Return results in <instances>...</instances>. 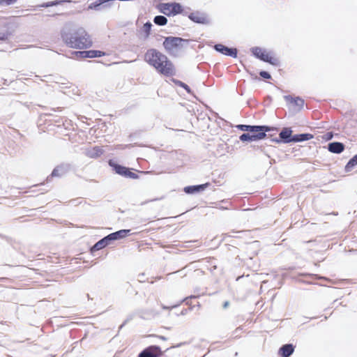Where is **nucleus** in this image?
<instances>
[{
  "label": "nucleus",
  "mask_w": 357,
  "mask_h": 357,
  "mask_svg": "<svg viewBox=\"0 0 357 357\" xmlns=\"http://www.w3.org/2000/svg\"><path fill=\"white\" fill-rule=\"evenodd\" d=\"M144 61L160 75L172 77L176 75L175 66L163 53L155 49H150L144 54Z\"/></svg>",
  "instance_id": "1"
},
{
  "label": "nucleus",
  "mask_w": 357,
  "mask_h": 357,
  "mask_svg": "<svg viewBox=\"0 0 357 357\" xmlns=\"http://www.w3.org/2000/svg\"><path fill=\"white\" fill-rule=\"evenodd\" d=\"M61 38L66 46L73 49H88L93 45L91 36L82 29L74 32L63 31Z\"/></svg>",
  "instance_id": "2"
},
{
  "label": "nucleus",
  "mask_w": 357,
  "mask_h": 357,
  "mask_svg": "<svg viewBox=\"0 0 357 357\" xmlns=\"http://www.w3.org/2000/svg\"><path fill=\"white\" fill-rule=\"evenodd\" d=\"M160 9L166 15H176L183 11L182 6L178 3H162Z\"/></svg>",
  "instance_id": "3"
},
{
  "label": "nucleus",
  "mask_w": 357,
  "mask_h": 357,
  "mask_svg": "<svg viewBox=\"0 0 357 357\" xmlns=\"http://www.w3.org/2000/svg\"><path fill=\"white\" fill-rule=\"evenodd\" d=\"M252 52L255 56L264 61L270 63L273 65H277L278 63L277 59L274 58L260 47H254L252 48Z\"/></svg>",
  "instance_id": "4"
},
{
  "label": "nucleus",
  "mask_w": 357,
  "mask_h": 357,
  "mask_svg": "<svg viewBox=\"0 0 357 357\" xmlns=\"http://www.w3.org/2000/svg\"><path fill=\"white\" fill-rule=\"evenodd\" d=\"M109 165L112 166L114 169L115 170L116 173L118 174H120L121 176L131 178H137L138 176L137 174L131 172L128 168L121 166L118 164H115L112 162V161H109Z\"/></svg>",
  "instance_id": "5"
},
{
  "label": "nucleus",
  "mask_w": 357,
  "mask_h": 357,
  "mask_svg": "<svg viewBox=\"0 0 357 357\" xmlns=\"http://www.w3.org/2000/svg\"><path fill=\"white\" fill-rule=\"evenodd\" d=\"M162 355V351L158 346H150L144 349L139 355L138 357H160Z\"/></svg>",
  "instance_id": "6"
},
{
  "label": "nucleus",
  "mask_w": 357,
  "mask_h": 357,
  "mask_svg": "<svg viewBox=\"0 0 357 357\" xmlns=\"http://www.w3.org/2000/svg\"><path fill=\"white\" fill-rule=\"evenodd\" d=\"M182 40L181 38L167 37L163 42V46L167 51H173L181 45Z\"/></svg>",
  "instance_id": "7"
},
{
  "label": "nucleus",
  "mask_w": 357,
  "mask_h": 357,
  "mask_svg": "<svg viewBox=\"0 0 357 357\" xmlns=\"http://www.w3.org/2000/svg\"><path fill=\"white\" fill-rule=\"evenodd\" d=\"M284 98L286 101L296 109L300 110L304 107L305 101L300 97L287 96Z\"/></svg>",
  "instance_id": "8"
},
{
  "label": "nucleus",
  "mask_w": 357,
  "mask_h": 357,
  "mask_svg": "<svg viewBox=\"0 0 357 357\" xmlns=\"http://www.w3.org/2000/svg\"><path fill=\"white\" fill-rule=\"evenodd\" d=\"M266 137V135L264 132L251 135L249 133H244L240 136V139L242 142H252L264 139Z\"/></svg>",
  "instance_id": "9"
},
{
  "label": "nucleus",
  "mask_w": 357,
  "mask_h": 357,
  "mask_svg": "<svg viewBox=\"0 0 357 357\" xmlns=\"http://www.w3.org/2000/svg\"><path fill=\"white\" fill-rule=\"evenodd\" d=\"M104 150L101 146H96L89 148L85 151V155L90 158H97L101 156Z\"/></svg>",
  "instance_id": "10"
},
{
  "label": "nucleus",
  "mask_w": 357,
  "mask_h": 357,
  "mask_svg": "<svg viewBox=\"0 0 357 357\" xmlns=\"http://www.w3.org/2000/svg\"><path fill=\"white\" fill-rule=\"evenodd\" d=\"M291 130L289 128H284L280 133V139H274L276 142H284L285 143L293 142V137H291Z\"/></svg>",
  "instance_id": "11"
},
{
  "label": "nucleus",
  "mask_w": 357,
  "mask_h": 357,
  "mask_svg": "<svg viewBox=\"0 0 357 357\" xmlns=\"http://www.w3.org/2000/svg\"><path fill=\"white\" fill-rule=\"evenodd\" d=\"M76 54H80L84 58H96L105 55V53L99 50H89L77 52Z\"/></svg>",
  "instance_id": "12"
},
{
  "label": "nucleus",
  "mask_w": 357,
  "mask_h": 357,
  "mask_svg": "<svg viewBox=\"0 0 357 357\" xmlns=\"http://www.w3.org/2000/svg\"><path fill=\"white\" fill-rule=\"evenodd\" d=\"M294 351V347L291 344H287L280 347L278 354L282 357H289Z\"/></svg>",
  "instance_id": "13"
},
{
  "label": "nucleus",
  "mask_w": 357,
  "mask_h": 357,
  "mask_svg": "<svg viewBox=\"0 0 357 357\" xmlns=\"http://www.w3.org/2000/svg\"><path fill=\"white\" fill-rule=\"evenodd\" d=\"M215 49L225 54V55H229V56H236V49H231L227 47H225V45L222 44H218L215 45Z\"/></svg>",
  "instance_id": "14"
},
{
  "label": "nucleus",
  "mask_w": 357,
  "mask_h": 357,
  "mask_svg": "<svg viewBox=\"0 0 357 357\" xmlns=\"http://www.w3.org/2000/svg\"><path fill=\"white\" fill-rule=\"evenodd\" d=\"M328 151L334 153H340L344 149V146L341 142H332L328 144Z\"/></svg>",
  "instance_id": "15"
},
{
  "label": "nucleus",
  "mask_w": 357,
  "mask_h": 357,
  "mask_svg": "<svg viewBox=\"0 0 357 357\" xmlns=\"http://www.w3.org/2000/svg\"><path fill=\"white\" fill-rule=\"evenodd\" d=\"M109 241H111V239L108 236L102 238L91 248V251H98L105 248L108 245Z\"/></svg>",
  "instance_id": "16"
},
{
  "label": "nucleus",
  "mask_w": 357,
  "mask_h": 357,
  "mask_svg": "<svg viewBox=\"0 0 357 357\" xmlns=\"http://www.w3.org/2000/svg\"><path fill=\"white\" fill-rule=\"evenodd\" d=\"M130 231V230L129 229L119 230L118 231L109 234L108 237L110 238L111 241L123 238L126 237L128 235V234H129Z\"/></svg>",
  "instance_id": "17"
},
{
  "label": "nucleus",
  "mask_w": 357,
  "mask_h": 357,
  "mask_svg": "<svg viewBox=\"0 0 357 357\" xmlns=\"http://www.w3.org/2000/svg\"><path fill=\"white\" fill-rule=\"evenodd\" d=\"M271 129L269 127L266 126H248V130L249 132H258V133L260 132H264L269 131Z\"/></svg>",
  "instance_id": "18"
},
{
  "label": "nucleus",
  "mask_w": 357,
  "mask_h": 357,
  "mask_svg": "<svg viewBox=\"0 0 357 357\" xmlns=\"http://www.w3.org/2000/svg\"><path fill=\"white\" fill-rule=\"evenodd\" d=\"M313 138V135L312 134L306 133V134H300L296 135L293 136V142H303L310 140Z\"/></svg>",
  "instance_id": "19"
},
{
  "label": "nucleus",
  "mask_w": 357,
  "mask_h": 357,
  "mask_svg": "<svg viewBox=\"0 0 357 357\" xmlns=\"http://www.w3.org/2000/svg\"><path fill=\"white\" fill-rule=\"evenodd\" d=\"M189 18L194 22H205L206 21L205 17L198 13H191L189 15Z\"/></svg>",
  "instance_id": "20"
},
{
  "label": "nucleus",
  "mask_w": 357,
  "mask_h": 357,
  "mask_svg": "<svg viewBox=\"0 0 357 357\" xmlns=\"http://www.w3.org/2000/svg\"><path fill=\"white\" fill-rule=\"evenodd\" d=\"M10 34L11 32L8 30V28L6 26H3V30L0 31V40H8Z\"/></svg>",
  "instance_id": "21"
},
{
  "label": "nucleus",
  "mask_w": 357,
  "mask_h": 357,
  "mask_svg": "<svg viewBox=\"0 0 357 357\" xmlns=\"http://www.w3.org/2000/svg\"><path fill=\"white\" fill-rule=\"evenodd\" d=\"M66 1H66V0H56V1H50L45 4H43V5H41V6L42 7H49V6H57V5L61 4Z\"/></svg>",
  "instance_id": "22"
},
{
  "label": "nucleus",
  "mask_w": 357,
  "mask_h": 357,
  "mask_svg": "<svg viewBox=\"0 0 357 357\" xmlns=\"http://www.w3.org/2000/svg\"><path fill=\"white\" fill-rule=\"evenodd\" d=\"M173 82L178 86L183 88L185 90H186L187 92L190 93V87L185 83L182 82L181 81H179V80H175L174 79Z\"/></svg>",
  "instance_id": "23"
},
{
  "label": "nucleus",
  "mask_w": 357,
  "mask_h": 357,
  "mask_svg": "<svg viewBox=\"0 0 357 357\" xmlns=\"http://www.w3.org/2000/svg\"><path fill=\"white\" fill-rule=\"evenodd\" d=\"M184 191L188 194H193L197 192L195 185L187 186L184 188Z\"/></svg>",
  "instance_id": "24"
},
{
  "label": "nucleus",
  "mask_w": 357,
  "mask_h": 357,
  "mask_svg": "<svg viewBox=\"0 0 357 357\" xmlns=\"http://www.w3.org/2000/svg\"><path fill=\"white\" fill-rule=\"evenodd\" d=\"M16 1L17 0H0V6H10Z\"/></svg>",
  "instance_id": "25"
},
{
  "label": "nucleus",
  "mask_w": 357,
  "mask_h": 357,
  "mask_svg": "<svg viewBox=\"0 0 357 357\" xmlns=\"http://www.w3.org/2000/svg\"><path fill=\"white\" fill-rule=\"evenodd\" d=\"M357 165V154L354 155L347 163V167H354Z\"/></svg>",
  "instance_id": "26"
},
{
  "label": "nucleus",
  "mask_w": 357,
  "mask_h": 357,
  "mask_svg": "<svg viewBox=\"0 0 357 357\" xmlns=\"http://www.w3.org/2000/svg\"><path fill=\"white\" fill-rule=\"evenodd\" d=\"M153 22H167V18L162 15L156 16Z\"/></svg>",
  "instance_id": "27"
},
{
  "label": "nucleus",
  "mask_w": 357,
  "mask_h": 357,
  "mask_svg": "<svg viewBox=\"0 0 357 357\" xmlns=\"http://www.w3.org/2000/svg\"><path fill=\"white\" fill-rule=\"evenodd\" d=\"M209 183H206L205 184L195 185V188H197V192L204 190L206 187L209 186Z\"/></svg>",
  "instance_id": "28"
},
{
  "label": "nucleus",
  "mask_w": 357,
  "mask_h": 357,
  "mask_svg": "<svg viewBox=\"0 0 357 357\" xmlns=\"http://www.w3.org/2000/svg\"><path fill=\"white\" fill-rule=\"evenodd\" d=\"M259 75L261 77H263L264 79H270L271 78L270 74L266 71H261L259 73Z\"/></svg>",
  "instance_id": "29"
},
{
  "label": "nucleus",
  "mask_w": 357,
  "mask_h": 357,
  "mask_svg": "<svg viewBox=\"0 0 357 357\" xmlns=\"http://www.w3.org/2000/svg\"><path fill=\"white\" fill-rule=\"evenodd\" d=\"M237 128L243 131L248 130V125H238V126H237Z\"/></svg>",
  "instance_id": "30"
},
{
  "label": "nucleus",
  "mask_w": 357,
  "mask_h": 357,
  "mask_svg": "<svg viewBox=\"0 0 357 357\" xmlns=\"http://www.w3.org/2000/svg\"><path fill=\"white\" fill-rule=\"evenodd\" d=\"M151 24H144V29L146 31L149 32L151 29Z\"/></svg>",
  "instance_id": "31"
},
{
  "label": "nucleus",
  "mask_w": 357,
  "mask_h": 357,
  "mask_svg": "<svg viewBox=\"0 0 357 357\" xmlns=\"http://www.w3.org/2000/svg\"><path fill=\"white\" fill-rule=\"evenodd\" d=\"M229 305V303H228V302H226V303H225V304H224V307H227V305Z\"/></svg>",
  "instance_id": "32"
},
{
  "label": "nucleus",
  "mask_w": 357,
  "mask_h": 357,
  "mask_svg": "<svg viewBox=\"0 0 357 357\" xmlns=\"http://www.w3.org/2000/svg\"><path fill=\"white\" fill-rule=\"evenodd\" d=\"M252 134H258V132H252Z\"/></svg>",
  "instance_id": "33"
},
{
  "label": "nucleus",
  "mask_w": 357,
  "mask_h": 357,
  "mask_svg": "<svg viewBox=\"0 0 357 357\" xmlns=\"http://www.w3.org/2000/svg\"><path fill=\"white\" fill-rule=\"evenodd\" d=\"M55 174V170L52 172V174L54 175Z\"/></svg>",
  "instance_id": "34"
},
{
  "label": "nucleus",
  "mask_w": 357,
  "mask_h": 357,
  "mask_svg": "<svg viewBox=\"0 0 357 357\" xmlns=\"http://www.w3.org/2000/svg\"><path fill=\"white\" fill-rule=\"evenodd\" d=\"M159 25H164L165 24H162V23H160L158 24Z\"/></svg>",
  "instance_id": "35"
}]
</instances>
